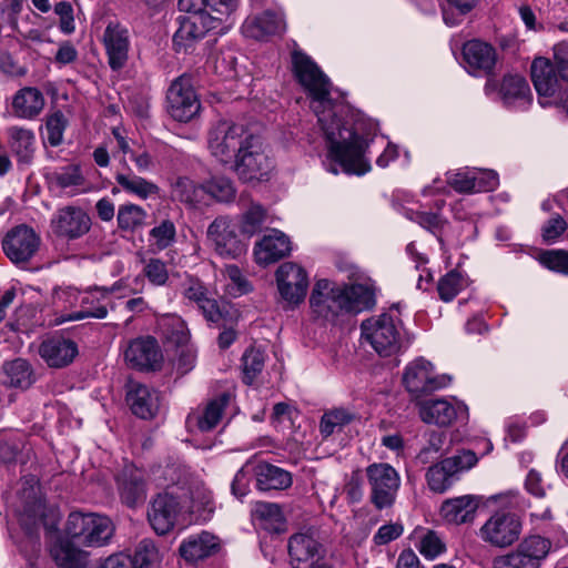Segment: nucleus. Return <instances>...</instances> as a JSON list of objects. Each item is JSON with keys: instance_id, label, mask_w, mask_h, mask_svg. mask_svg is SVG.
<instances>
[{"instance_id": "nucleus-1", "label": "nucleus", "mask_w": 568, "mask_h": 568, "mask_svg": "<svg viewBox=\"0 0 568 568\" xmlns=\"http://www.w3.org/2000/svg\"><path fill=\"white\" fill-rule=\"evenodd\" d=\"M294 78L312 100V108L328 143V171L363 175L371 170L365 158L368 140L357 132L348 108L331 97L332 82L317 63L301 49L291 53Z\"/></svg>"}, {"instance_id": "nucleus-2", "label": "nucleus", "mask_w": 568, "mask_h": 568, "mask_svg": "<svg viewBox=\"0 0 568 568\" xmlns=\"http://www.w3.org/2000/svg\"><path fill=\"white\" fill-rule=\"evenodd\" d=\"M186 468L181 464H168L163 469L166 490L159 494L152 501L148 511L150 525L158 535H165L175 524L176 516L182 513L212 511L211 497L201 490L196 494L201 500L194 499L193 493L180 486L185 483Z\"/></svg>"}, {"instance_id": "nucleus-3", "label": "nucleus", "mask_w": 568, "mask_h": 568, "mask_svg": "<svg viewBox=\"0 0 568 568\" xmlns=\"http://www.w3.org/2000/svg\"><path fill=\"white\" fill-rule=\"evenodd\" d=\"M552 63L547 58H536L530 67L534 87L541 98L551 101H540L542 106L556 104L568 118V47L557 44L554 48Z\"/></svg>"}, {"instance_id": "nucleus-4", "label": "nucleus", "mask_w": 568, "mask_h": 568, "mask_svg": "<svg viewBox=\"0 0 568 568\" xmlns=\"http://www.w3.org/2000/svg\"><path fill=\"white\" fill-rule=\"evenodd\" d=\"M112 520L95 513L72 511L65 525V537L79 546L100 548L110 542L114 535Z\"/></svg>"}, {"instance_id": "nucleus-5", "label": "nucleus", "mask_w": 568, "mask_h": 568, "mask_svg": "<svg viewBox=\"0 0 568 568\" xmlns=\"http://www.w3.org/2000/svg\"><path fill=\"white\" fill-rule=\"evenodd\" d=\"M254 131L243 123L220 120L207 133L210 153L221 163L229 164Z\"/></svg>"}, {"instance_id": "nucleus-6", "label": "nucleus", "mask_w": 568, "mask_h": 568, "mask_svg": "<svg viewBox=\"0 0 568 568\" xmlns=\"http://www.w3.org/2000/svg\"><path fill=\"white\" fill-rule=\"evenodd\" d=\"M17 514L21 527L30 537L38 536L40 527H43L47 534L58 531L54 511L47 508L38 487L30 486L22 490Z\"/></svg>"}, {"instance_id": "nucleus-7", "label": "nucleus", "mask_w": 568, "mask_h": 568, "mask_svg": "<svg viewBox=\"0 0 568 568\" xmlns=\"http://www.w3.org/2000/svg\"><path fill=\"white\" fill-rule=\"evenodd\" d=\"M368 499L378 511L394 506L400 487L398 471L387 463H373L365 468Z\"/></svg>"}, {"instance_id": "nucleus-8", "label": "nucleus", "mask_w": 568, "mask_h": 568, "mask_svg": "<svg viewBox=\"0 0 568 568\" xmlns=\"http://www.w3.org/2000/svg\"><path fill=\"white\" fill-rule=\"evenodd\" d=\"M552 547L550 539L540 535L525 537L517 547L493 559V568H540Z\"/></svg>"}, {"instance_id": "nucleus-9", "label": "nucleus", "mask_w": 568, "mask_h": 568, "mask_svg": "<svg viewBox=\"0 0 568 568\" xmlns=\"http://www.w3.org/2000/svg\"><path fill=\"white\" fill-rule=\"evenodd\" d=\"M477 462L478 458L474 452L460 450L433 464L426 473L429 489L438 494L445 493L459 479L462 473L474 467Z\"/></svg>"}, {"instance_id": "nucleus-10", "label": "nucleus", "mask_w": 568, "mask_h": 568, "mask_svg": "<svg viewBox=\"0 0 568 568\" xmlns=\"http://www.w3.org/2000/svg\"><path fill=\"white\" fill-rule=\"evenodd\" d=\"M234 172L243 182L262 180L271 170L272 163L264 152L261 135L253 133L235 154L231 163Z\"/></svg>"}, {"instance_id": "nucleus-11", "label": "nucleus", "mask_w": 568, "mask_h": 568, "mask_svg": "<svg viewBox=\"0 0 568 568\" xmlns=\"http://www.w3.org/2000/svg\"><path fill=\"white\" fill-rule=\"evenodd\" d=\"M178 20L180 27L173 36V45L179 53H192L206 33L222 22L221 17H213L211 13L183 14Z\"/></svg>"}, {"instance_id": "nucleus-12", "label": "nucleus", "mask_w": 568, "mask_h": 568, "mask_svg": "<svg viewBox=\"0 0 568 568\" xmlns=\"http://www.w3.org/2000/svg\"><path fill=\"white\" fill-rule=\"evenodd\" d=\"M521 528V521L515 514L497 511L479 528L478 537L490 547L507 548L519 539Z\"/></svg>"}, {"instance_id": "nucleus-13", "label": "nucleus", "mask_w": 568, "mask_h": 568, "mask_svg": "<svg viewBox=\"0 0 568 568\" xmlns=\"http://www.w3.org/2000/svg\"><path fill=\"white\" fill-rule=\"evenodd\" d=\"M166 108L179 122H189L199 113L201 104L191 77L182 74L172 81L166 92Z\"/></svg>"}, {"instance_id": "nucleus-14", "label": "nucleus", "mask_w": 568, "mask_h": 568, "mask_svg": "<svg viewBox=\"0 0 568 568\" xmlns=\"http://www.w3.org/2000/svg\"><path fill=\"white\" fill-rule=\"evenodd\" d=\"M450 381L448 375L436 374L433 364L423 357L409 363L403 376L406 389L415 397L445 388Z\"/></svg>"}, {"instance_id": "nucleus-15", "label": "nucleus", "mask_w": 568, "mask_h": 568, "mask_svg": "<svg viewBox=\"0 0 568 568\" xmlns=\"http://www.w3.org/2000/svg\"><path fill=\"white\" fill-rule=\"evenodd\" d=\"M361 327L363 335L379 355L388 356L397 351L399 332L392 315L384 313L377 318L366 320Z\"/></svg>"}, {"instance_id": "nucleus-16", "label": "nucleus", "mask_w": 568, "mask_h": 568, "mask_svg": "<svg viewBox=\"0 0 568 568\" xmlns=\"http://www.w3.org/2000/svg\"><path fill=\"white\" fill-rule=\"evenodd\" d=\"M310 303L313 312L326 321H334L339 314L347 313V302L344 300L341 286L334 285L328 280L316 282Z\"/></svg>"}, {"instance_id": "nucleus-17", "label": "nucleus", "mask_w": 568, "mask_h": 568, "mask_svg": "<svg viewBox=\"0 0 568 568\" xmlns=\"http://www.w3.org/2000/svg\"><path fill=\"white\" fill-rule=\"evenodd\" d=\"M121 282H115L111 286H94L88 288L80 300L81 310L72 312L61 322L81 321L84 318H105L108 315V306L111 304L110 295L121 288Z\"/></svg>"}, {"instance_id": "nucleus-18", "label": "nucleus", "mask_w": 568, "mask_h": 568, "mask_svg": "<svg viewBox=\"0 0 568 568\" xmlns=\"http://www.w3.org/2000/svg\"><path fill=\"white\" fill-rule=\"evenodd\" d=\"M277 288L282 298L291 305L304 301L308 288L306 271L296 263L285 262L276 271Z\"/></svg>"}, {"instance_id": "nucleus-19", "label": "nucleus", "mask_w": 568, "mask_h": 568, "mask_svg": "<svg viewBox=\"0 0 568 568\" xmlns=\"http://www.w3.org/2000/svg\"><path fill=\"white\" fill-rule=\"evenodd\" d=\"M40 237L28 225H18L6 235L2 246L6 255L16 264L28 262L38 251Z\"/></svg>"}, {"instance_id": "nucleus-20", "label": "nucleus", "mask_w": 568, "mask_h": 568, "mask_svg": "<svg viewBox=\"0 0 568 568\" xmlns=\"http://www.w3.org/2000/svg\"><path fill=\"white\" fill-rule=\"evenodd\" d=\"M116 489L123 504L135 507L146 498L145 474L132 463H126L115 476Z\"/></svg>"}, {"instance_id": "nucleus-21", "label": "nucleus", "mask_w": 568, "mask_h": 568, "mask_svg": "<svg viewBox=\"0 0 568 568\" xmlns=\"http://www.w3.org/2000/svg\"><path fill=\"white\" fill-rule=\"evenodd\" d=\"M207 239L221 256L236 258L245 250L236 234V226L227 216H219L209 225Z\"/></svg>"}, {"instance_id": "nucleus-22", "label": "nucleus", "mask_w": 568, "mask_h": 568, "mask_svg": "<svg viewBox=\"0 0 568 568\" xmlns=\"http://www.w3.org/2000/svg\"><path fill=\"white\" fill-rule=\"evenodd\" d=\"M102 43L111 70H122L129 59L131 44L129 30L119 22H109L103 32Z\"/></svg>"}, {"instance_id": "nucleus-23", "label": "nucleus", "mask_w": 568, "mask_h": 568, "mask_svg": "<svg viewBox=\"0 0 568 568\" xmlns=\"http://www.w3.org/2000/svg\"><path fill=\"white\" fill-rule=\"evenodd\" d=\"M419 415L423 422L444 427L458 418L467 420L468 408L463 403L454 405L446 399H428L420 403Z\"/></svg>"}, {"instance_id": "nucleus-24", "label": "nucleus", "mask_w": 568, "mask_h": 568, "mask_svg": "<svg viewBox=\"0 0 568 568\" xmlns=\"http://www.w3.org/2000/svg\"><path fill=\"white\" fill-rule=\"evenodd\" d=\"M124 357L126 363L140 371H155L160 367L162 353L155 338L139 337L130 342Z\"/></svg>"}, {"instance_id": "nucleus-25", "label": "nucleus", "mask_w": 568, "mask_h": 568, "mask_svg": "<svg viewBox=\"0 0 568 568\" xmlns=\"http://www.w3.org/2000/svg\"><path fill=\"white\" fill-rule=\"evenodd\" d=\"M183 295L186 300L197 305L206 321L219 323L225 317V302H219L210 297L207 288L199 280L190 278L184 284Z\"/></svg>"}, {"instance_id": "nucleus-26", "label": "nucleus", "mask_w": 568, "mask_h": 568, "mask_svg": "<svg viewBox=\"0 0 568 568\" xmlns=\"http://www.w3.org/2000/svg\"><path fill=\"white\" fill-rule=\"evenodd\" d=\"M52 224L57 234L74 240L90 231L91 217L82 209L70 205L58 210Z\"/></svg>"}, {"instance_id": "nucleus-27", "label": "nucleus", "mask_w": 568, "mask_h": 568, "mask_svg": "<svg viewBox=\"0 0 568 568\" xmlns=\"http://www.w3.org/2000/svg\"><path fill=\"white\" fill-rule=\"evenodd\" d=\"M126 402L132 413L142 419L153 418L161 405L158 390L135 382L129 384Z\"/></svg>"}, {"instance_id": "nucleus-28", "label": "nucleus", "mask_w": 568, "mask_h": 568, "mask_svg": "<svg viewBox=\"0 0 568 568\" xmlns=\"http://www.w3.org/2000/svg\"><path fill=\"white\" fill-rule=\"evenodd\" d=\"M220 548L221 545L219 538L215 535L203 530L183 539L179 547V552L187 562L196 564L200 560H204L216 555L220 551Z\"/></svg>"}, {"instance_id": "nucleus-29", "label": "nucleus", "mask_w": 568, "mask_h": 568, "mask_svg": "<svg viewBox=\"0 0 568 568\" xmlns=\"http://www.w3.org/2000/svg\"><path fill=\"white\" fill-rule=\"evenodd\" d=\"M292 251L290 237L278 230H272L254 246L256 263L268 265L287 256Z\"/></svg>"}, {"instance_id": "nucleus-30", "label": "nucleus", "mask_w": 568, "mask_h": 568, "mask_svg": "<svg viewBox=\"0 0 568 568\" xmlns=\"http://www.w3.org/2000/svg\"><path fill=\"white\" fill-rule=\"evenodd\" d=\"M49 552L59 568H88L89 552L80 549L68 537H57L50 545Z\"/></svg>"}, {"instance_id": "nucleus-31", "label": "nucleus", "mask_w": 568, "mask_h": 568, "mask_svg": "<svg viewBox=\"0 0 568 568\" xmlns=\"http://www.w3.org/2000/svg\"><path fill=\"white\" fill-rule=\"evenodd\" d=\"M39 354L50 367L60 368L73 362L78 346L71 339L54 336L41 343Z\"/></svg>"}, {"instance_id": "nucleus-32", "label": "nucleus", "mask_w": 568, "mask_h": 568, "mask_svg": "<svg viewBox=\"0 0 568 568\" xmlns=\"http://www.w3.org/2000/svg\"><path fill=\"white\" fill-rule=\"evenodd\" d=\"M480 498L474 495H464L445 500L440 507L443 518L454 525L473 523Z\"/></svg>"}, {"instance_id": "nucleus-33", "label": "nucleus", "mask_w": 568, "mask_h": 568, "mask_svg": "<svg viewBox=\"0 0 568 568\" xmlns=\"http://www.w3.org/2000/svg\"><path fill=\"white\" fill-rule=\"evenodd\" d=\"M114 179L116 186L111 190L113 195L123 191L140 200H148L149 197L156 196L160 193V187L155 183L136 175L131 170L126 172H116Z\"/></svg>"}, {"instance_id": "nucleus-34", "label": "nucleus", "mask_w": 568, "mask_h": 568, "mask_svg": "<svg viewBox=\"0 0 568 568\" xmlns=\"http://www.w3.org/2000/svg\"><path fill=\"white\" fill-rule=\"evenodd\" d=\"M499 92L504 103L509 108L526 109L532 101L527 80L518 74L505 75Z\"/></svg>"}, {"instance_id": "nucleus-35", "label": "nucleus", "mask_w": 568, "mask_h": 568, "mask_svg": "<svg viewBox=\"0 0 568 568\" xmlns=\"http://www.w3.org/2000/svg\"><path fill=\"white\" fill-rule=\"evenodd\" d=\"M463 57L470 70L488 74L496 64V51L489 43L470 40L463 47Z\"/></svg>"}, {"instance_id": "nucleus-36", "label": "nucleus", "mask_w": 568, "mask_h": 568, "mask_svg": "<svg viewBox=\"0 0 568 568\" xmlns=\"http://www.w3.org/2000/svg\"><path fill=\"white\" fill-rule=\"evenodd\" d=\"M320 544L310 535L295 534L288 540V555L293 568H313Z\"/></svg>"}, {"instance_id": "nucleus-37", "label": "nucleus", "mask_w": 568, "mask_h": 568, "mask_svg": "<svg viewBox=\"0 0 568 568\" xmlns=\"http://www.w3.org/2000/svg\"><path fill=\"white\" fill-rule=\"evenodd\" d=\"M285 23L283 17L272 11L245 20L242 30L246 37L261 40L266 36H274L283 32Z\"/></svg>"}, {"instance_id": "nucleus-38", "label": "nucleus", "mask_w": 568, "mask_h": 568, "mask_svg": "<svg viewBox=\"0 0 568 568\" xmlns=\"http://www.w3.org/2000/svg\"><path fill=\"white\" fill-rule=\"evenodd\" d=\"M9 144L19 166L29 165L36 151V135L32 130L12 126L8 130Z\"/></svg>"}, {"instance_id": "nucleus-39", "label": "nucleus", "mask_w": 568, "mask_h": 568, "mask_svg": "<svg viewBox=\"0 0 568 568\" xmlns=\"http://www.w3.org/2000/svg\"><path fill=\"white\" fill-rule=\"evenodd\" d=\"M44 106L42 92L32 87L20 89L13 97L12 111L21 119H33L38 116Z\"/></svg>"}, {"instance_id": "nucleus-40", "label": "nucleus", "mask_w": 568, "mask_h": 568, "mask_svg": "<svg viewBox=\"0 0 568 568\" xmlns=\"http://www.w3.org/2000/svg\"><path fill=\"white\" fill-rule=\"evenodd\" d=\"M256 487L262 491L286 489L292 485L288 471L266 463L255 467Z\"/></svg>"}, {"instance_id": "nucleus-41", "label": "nucleus", "mask_w": 568, "mask_h": 568, "mask_svg": "<svg viewBox=\"0 0 568 568\" xmlns=\"http://www.w3.org/2000/svg\"><path fill=\"white\" fill-rule=\"evenodd\" d=\"M258 526L270 532L280 534L285 529V520L277 504L258 501L252 510Z\"/></svg>"}, {"instance_id": "nucleus-42", "label": "nucleus", "mask_w": 568, "mask_h": 568, "mask_svg": "<svg viewBox=\"0 0 568 568\" xmlns=\"http://www.w3.org/2000/svg\"><path fill=\"white\" fill-rule=\"evenodd\" d=\"M3 384L10 387L26 389L34 382L31 365L22 358L6 363L3 365Z\"/></svg>"}, {"instance_id": "nucleus-43", "label": "nucleus", "mask_w": 568, "mask_h": 568, "mask_svg": "<svg viewBox=\"0 0 568 568\" xmlns=\"http://www.w3.org/2000/svg\"><path fill=\"white\" fill-rule=\"evenodd\" d=\"M172 196L182 203L196 205L205 199V183L196 184L186 176H180L172 183Z\"/></svg>"}, {"instance_id": "nucleus-44", "label": "nucleus", "mask_w": 568, "mask_h": 568, "mask_svg": "<svg viewBox=\"0 0 568 568\" xmlns=\"http://www.w3.org/2000/svg\"><path fill=\"white\" fill-rule=\"evenodd\" d=\"M346 300L347 313H357L374 305V294L372 290L363 284H352L341 286Z\"/></svg>"}, {"instance_id": "nucleus-45", "label": "nucleus", "mask_w": 568, "mask_h": 568, "mask_svg": "<svg viewBox=\"0 0 568 568\" xmlns=\"http://www.w3.org/2000/svg\"><path fill=\"white\" fill-rule=\"evenodd\" d=\"M160 327L168 343L175 345L178 348L189 344L190 331L180 316L171 315L162 318Z\"/></svg>"}, {"instance_id": "nucleus-46", "label": "nucleus", "mask_w": 568, "mask_h": 568, "mask_svg": "<svg viewBox=\"0 0 568 568\" xmlns=\"http://www.w3.org/2000/svg\"><path fill=\"white\" fill-rule=\"evenodd\" d=\"M355 419V414L346 408L339 407L327 410L320 422V433L327 438L336 432H342L345 426Z\"/></svg>"}, {"instance_id": "nucleus-47", "label": "nucleus", "mask_w": 568, "mask_h": 568, "mask_svg": "<svg viewBox=\"0 0 568 568\" xmlns=\"http://www.w3.org/2000/svg\"><path fill=\"white\" fill-rule=\"evenodd\" d=\"M146 216L148 213L142 206L133 203L122 204L116 213L118 227L124 232H134L144 225Z\"/></svg>"}, {"instance_id": "nucleus-48", "label": "nucleus", "mask_w": 568, "mask_h": 568, "mask_svg": "<svg viewBox=\"0 0 568 568\" xmlns=\"http://www.w3.org/2000/svg\"><path fill=\"white\" fill-rule=\"evenodd\" d=\"M116 557L128 558L130 560L128 568H154L159 560V551L154 541L145 538L138 544L133 556L118 555Z\"/></svg>"}, {"instance_id": "nucleus-49", "label": "nucleus", "mask_w": 568, "mask_h": 568, "mask_svg": "<svg viewBox=\"0 0 568 568\" xmlns=\"http://www.w3.org/2000/svg\"><path fill=\"white\" fill-rule=\"evenodd\" d=\"M230 398V394L222 393L206 405L203 414L197 419V427L201 432H210L216 427Z\"/></svg>"}, {"instance_id": "nucleus-50", "label": "nucleus", "mask_w": 568, "mask_h": 568, "mask_svg": "<svg viewBox=\"0 0 568 568\" xmlns=\"http://www.w3.org/2000/svg\"><path fill=\"white\" fill-rule=\"evenodd\" d=\"M406 216L414 223H417L419 226L435 235L442 245L444 244L443 231L448 224V221L440 214L409 210L406 212Z\"/></svg>"}, {"instance_id": "nucleus-51", "label": "nucleus", "mask_w": 568, "mask_h": 568, "mask_svg": "<svg viewBox=\"0 0 568 568\" xmlns=\"http://www.w3.org/2000/svg\"><path fill=\"white\" fill-rule=\"evenodd\" d=\"M264 351L248 347L242 356L243 382L252 385L255 378L263 372L265 365Z\"/></svg>"}, {"instance_id": "nucleus-52", "label": "nucleus", "mask_w": 568, "mask_h": 568, "mask_svg": "<svg viewBox=\"0 0 568 568\" xmlns=\"http://www.w3.org/2000/svg\"><path fill=\"white\" fill-rule=\"evenodd\" d=\"M206 194L217 202L230 203L235 199L236 190L231 179L213 176L205 182V195Z\"/></svg>"}, {"instance_id": "nucleus-53", "label": "nucleus", "mask_w": 568, "mask_h": 568, "mask_svg": "<svg viewBox=\"0 0 568 568\" xmlns=\"http://www.w3.org/2000/svg\"><path fill=\"white\" fill-rule=\"evenodd\" d=\"M176 237V227L174 223L165 219L159 225L154 226L149 232V242L158 251H163L170 247Z\"/></svg>"}, {"instance_id": "nucleus-54", "label": "nucleus", "mask_w": 568, "mask_h": 568, "mask_svg": "<svg viewBox=\"0 0 568 568\" xmlns=\"http://www.w3.org/2000/svg\"><path fill=\"white\" fill-rule=\"evenodd\" d=\"M465 286L464 276L456 270L445 274L437 284L439 298L444 302L453 301Z\"/></svg>"}, {"instance_id": "nucleus-55", "label": "nucleus", "mask_w": 568, "mask_h": 568, "mask_svg": "<svg viewBox=\"0 0 568 568\" xmlns=\"http://www.w3.org/2000/svg\"><path fill=\"white\" fill-rule=\"evenodd\" d=\"M444 432L432 430L428 433L426 446L418 453L416 459L419 464L426 465L438 458L445 444Z\"/></svg>"}, {"instance_id": "nucleus-56", "label": "nucleus", "mask_w": 568, "mask_h": 568, "mask_svg": "<svg viewBox=\"0 0 568 568\" xmlns=\"http://www.w3.org/2000/svg\"><path fill=\"white\" fill-rule=\"evenodd\" d=\"M266 219V210L258 203H251L242 215V232L248 236L260 231Z\"/></svg>"}, {"instance_id": "nucleus-57", "label": "nucleus", "mask_w": 568, "mask_h": 568, "mask_svg": "<svg viewBox=\"0 0 568 568\" xmlns=\"http://www.w3.org/2000/svg\"><path fill=\"white\" fill-rule=\"evenodd\" d=\"M416 547L418 551L429 560L437 558L446 550L445 542L434 530H426L419 538V542Z\"/></svg>"}, {"instance_id": "nucleus-58", "label": "nucleus", "mask_w": 568, "mask_h": 568, "mask_svg": "<svg viewBox=\"0 0 568 568\" xmlns=\"http://www.w3.org/2000/svg\"><path fill=\"white\" fill-rule=\"evenodd\" d=\"M445 3L442 7L444 22L454 27L460 22V20L450 12L456 10L458 17L469 13L477 4L478 0H444Z\"/></svg>"}, {"instance_id": "nucleus-59", "label": "nucleus", "mask_w": 568, "mask_h": 568, "mask_svg": "<svg viewBox=\"0 0 568 568\" xmlns=\"http://www.w3.org/2000/svg\"><path fill=\"white\" fill-rule=\"evenodd\" d=\"M539 262L548 270L568 276V251L547 250L539 255Z\"/></svg>"}, {"instance_id": "nucleus-60", "label": "nucleus", "mask_w": 568, "mask_h": 568, "mask_svg": "<svg viewBox=\"0 0 568 568\" xmlns=\"http://www.w3.org/2000/svg\"><path fill=\"white\" fill-rule=\"evenodd\" d=\"M68 121L61 111L48 116L45 122L47 140L51 146H58L63 141V133Z\"/></svg>"}, {"instance_id": "nucleus-61", "label": "nucleus", "mask_w": 568, "mask_h": 568, "mask_svg": "<svg viewBox=\"0 0 568 568\" xmlns=\"http://www.w3.org/2000/svg\"><path fill=\"white\" fill-rule=\"evenodd\" d=\"M143 274L155 286H163L169 280L166 264L160 258H151L143 267Z\"/></svg>"}, {"instance_id": "nucleus-62", "label": "nucleus", "mask_w": 568, "mask_h": 568, "mask_svg": "<svg viewBox=\"0 0 568 568\" xmlns=\"http://www.w3.org/2000/svg\"><path fill=\"white\" fill-rule=\"evenodd\" d=\"M568 229L567 221L559 214L551 216L541 227L545 243H555Z\"/></svg>"}, {"instance_id": "nucleus-63", "label": "nucleus", "mask_w": 568, "mask_h": 568, "mask_svg": "<svg viewBox=\"0 0 568 568\" xmlns=\"http://www.w3.org/2000/svg\"><path fill=\"white\" fill-rule=\"evenodd\" d=\"M473 184L475 192H490L499 184L498 174L493 170L473 169Z\"/></svg>"}, {"instance_id": "nucleus-64", "label": "nucleus", "mask_w": 568, "mask_h": 568, "mask_svg": "<svg viewBox=\"0 0 568 568\" xmlns=\"http://www.w3.org/2000/svg\"><path fill=\"white\" fill-rule=\"evenodd\" d=\"M473 169L448 172L447 183L458 193H474Z\"/></svg>"}]
</instances>
